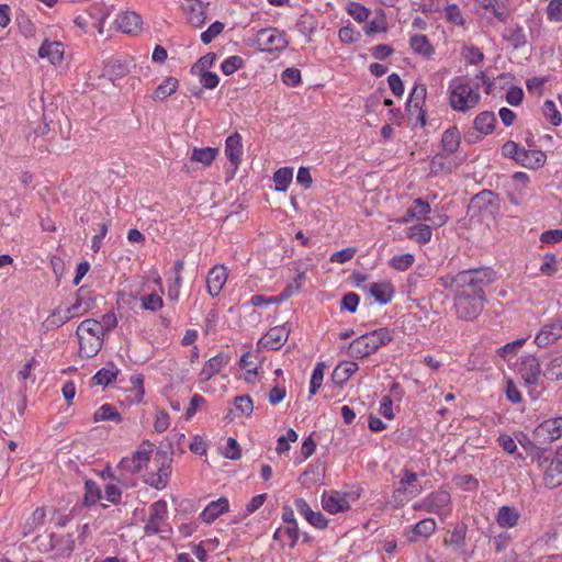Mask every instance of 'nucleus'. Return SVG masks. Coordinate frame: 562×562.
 <instances>
[{"instance_id":"obj_1","label":"nucleus","mask_w":562,"mask_h":562,"mask_svg":"<svg viewBox=\"0 0 562 562\" xmlns=\"http://www.w3.org/2000/svg\"><path fill=\"white\" fill-rule=\"evenodd\" d=\"M495 280V273L490 268L463 270L456 276H445L438 283L453 292V307L458 318L472 321L484 308L486 301L485 288Z\"/></svg>"},{"instance_id":"obj_2","label":"nucleus","mask_w":562,"mask_h":562,"mask_svg":"<svg viewBox=\"0 0 562 562\" xmlns=\"http://www.w3.org/2000/svg\"><path fill=\"white\" fill-rule=\"evenodd\" d=\"M480 83L476 82L475 87L471 86L465 78L458 77L451 80L450 89V104L453 110L465 112L475 108L480 101V94L476 91Z\"/></svg>"},{"instance_id":"obj_3","label":"nucleus","mask_w":562,"mask_h":562,"mask_svg":"<svg viewBox=\"0 0 562 562\" xmlns=\"http://www.w3.org/2000/svg\"><path fill=\"white\" fill-rule=\"evenodd\" d=\"M414 509L435 514L445 520L452 512L451 495L448 491L439 488L416 503Z\"/></svg>"},{"instance_id":"obj_4","label":"nucleus","mask_w":562,"mask_h":562,"mask_svg":"<svg viewBox=\"0 0 562 562\" xmlns=\"http://www.w3.org/2000/svg\"><path fill=\"white\" fill-rule=\"evenodd\" d=\"M168 505L165 499L153 503L149 507V517L144 527L147 536L168 532L171 530L167 522Z\"/></svg>"},{"instance_id":"obj_5","label":"nucleus","mask_w":562,"mask_h":562,"mask_svg":"<svg viewBox=\"0 0 562 562\" xmlns=\"http://www.w3.org/2000/svg\"><path fill=\"white\" fill-rule=\"evenodd\" d=\"M154 445L149 441H143L131 458H122L117 469L122 472L135 474L146 468L150 461Z\"/></svg>"},{"instance_id":"obj_6","label":"nucleus","mask_w":562,"mask_h":562,"mask_svg":"<svg viewBox=\"0 0 562 562\" xmlns=\"http://www.w3.org/2000/svg\"><path fill=\"white\" fill-rule=\"evenodd\" d=\"M256 43L261 52H281L289 42L285 32L273 27L261 29L256 34Z\"/></svg>"},{"instance_id":"obj_7","label":"nucleus","mask_w":562,"mask_h":562,"mask_svg":"<svg viewBox=\"0 0 562 562\" xmlns=\"http://www.w3.org/2000/svg\"><path fill=\"white\" fill-rule=\"evenodd\" d=\"M383 344V330H375L356 338L349 346L348 352L355 358L371 355Z\"/></svg>"},{"instance_id":"obj_8","label":"nucleus","mask_w":562,"mask_h":562,"mask_svg":"<svg viewBox=\"0 0 562 562\" xmlns=\"http://www.w3.org/2000/svg\"><path fill=\"white\" fill-rule=\"evenodd\" d=\"M422 492V486L417 484V475L408 470L404 471V476L393 491V502L401 505L411 498L416 497Z\"/></svg>"},{"instance_id":"obj_9","label":"nucleus","mask_w":562,"mask_h":562,"mask_svg":"<svg viewBox=\"0 0 562 562\" xmlns=\"http://www.w3.org/2000/svg\"><path fill=\"white\" fill-rule=\"evenodd\" d=\"M532 437L536 443H551L562 437V417L550 418L539 424Z\"/></svg>"},{"instance_id":"obj_10","label":"nucleus","mask_w":562,"mask_h":562,"mask_svg":"<svg viewBox=\"0 0 562 562\" xmlns=\"http://www.w3.org/2000/svg\"><path fill=\"white\" fill-rule=\"evenodd\" d=\"M562 338V313L544 324L535 337L539 348H548Z\"/></svg>"},{"instance_id":"obj_11","label":"nucleus","mask_w":562,"mask_h":562,"mask_svg":"<svg viewBox=\"0 0 562 562\" xmlns=\"http://www.w3.org/2000/svg\"><path fill=\"white\" fill-rule=\"evenodd\" d=\"M290 335V329L285 325L270 328L258 341V348L268 350L280 349Z\"/></svg>"},{"instance_id":"obj_12","label":"nucleus","mask_w":562,"mask_h":562,"mask_svg":"<svg viewBox=\"0 0 562 562\" xmlns=\"http://www.w3.org/2000/svg\"><path fill=\"white\" fill-rule=\"evenodd\" d=\"M518 371L527 385H536L541 375L538 358L532 355L521 357Z\"/></svg>"},{"instance_id":"obj_13","label":"nucleus","mask_w":562,"mask_h":562,"mask_svg":"<svg viewBox=\"0 0 562 562\" xmlns=\"http://www.w3.org/2000/svg\"><path fill=\"white\" fill-rule=\"evenodd\" d=\"M544 485L554 488L562 484V446L557 450L554 458L543 473Z\"/></svg>"},{"instance_id":"obj_14","label":"nucleus","mask_w":562,"mask_h":562,"mask_svg":"<svg viewBox=\"0 0 562 562\" xmlns=\"http://www.w3.org/2000/svg\"><path fill=\"white\" fill-rule=\"evenodd\" d=\"M322 504L323 508L329 514H337L350 508L347 495L338 491L324 492Z\"/></svg>"},{"instance_id":"obj_15","label":"nucleus","mask_w":562,"mask_h":562,"mask_svg":"<svg viewBox=\"0 0 562 562\" xmlns=\"http://www.w3.org/2000/svg\"><path fill=\"white\" fill-rule=\"evenodd\" d=\"M227 270L224 266L213 267L206 278L207 292L213 296H217L223 290L227 281Z\"/></svg>"},{"instance_id":"obj_16","label":"nucleus","mask_w":562,"mask_h":562,"mask_svg":"<svg viewBox=\"0 0 562 562\" xmlns=\"http://www.w3.org/2000/svg\"><path fill=\"white\" fill-rule=\"evenodd\" d=\"M188 22L194 27H201L207 16V4L201 0H188L184 7Z\"/></svg>"},{"instance_id":"obj_17","label":"nucleus","mask_w":562,"mask_h":562,"mask_svg":"<svg viewBox=\"0 0 562 562\" xmlns=\"http://www.w3.org/2000/svg\"><path fill=\"white\" fill-rule=\"evenodd\" d=\"M75 550V539L70 533L59 535L53 532V558H68Z\"/></svg>"},{"instance_id":"obj_18","label":"nucleus","mask_w":562,"mask_h":562,"mask_svg":"<svg viewBox=\"0 0 562 562\" xmlns=\"http://www.w3.org/2000/svg\"><path fill=\"white\" fill-rule=\"evenodd\" d=\"M65 48L60 42L44 41L38 49V56L46 58L53 65H58L64 59Z\"/></svg>"},{"instance_id":"obj_19","label":"nucleus","mask_w":562,"mask_h":562,"mask_svg":"<svg viewBox=\"0 0 562 562\" xmlns=\"http://www.w3.org/2000/svg\"><path fill=\"white\" fill-rule=\"evenodd\" d=\"M94 302L89 293L83 288L79 289L76 293V301L70 306L66 307L67 313L71 318L79 317L90 311Z\"/></svg>"},{"instance_id":"obj_20","label":"nucleus","mask_w":562,"mask_h":562,"mask_svg":"<svg viewBox=\"0 0 562 562\" xmlns=\"http://www.w3.org/2000/svg\"><path fill=\"white\" fill-rule=\"evenodd\" d=\"M115 22L117 29L126 34L135 35L142 30V18L136 12H123L116 18Z\"/></svg>"},{"instance_id":"obj_21","label":"nucleus","mask_w":562,"mask_h":562,"mask_svg":"<svg viewBox=\"0 0 562 562\" xmlns=\"http://www.w3.org/2000/svg\"><path fill=\"white\" fill-rule=\"evenodd\" d=\"M296 510L314 527L325 528L327 519L321 512H313L307 502L303 498L295 501Z\"/></svg>"},{"instance_id":"obj_22","label":"nucleus","mask_w":562,"mask_h":562,"mask_svg":"<svg viewBox=\"0 0 562 562\" xmlns=\"http://www.w3.org/2000/svg\"><path fill=\"white\" fill-rule=\"evenodd\" d=\"M229 356L224 353H218L215 357L209 359L200 372L201 380L209 381L212 379L215 374L221 372V370L229 362Z\"/></svg>"},{"instance_id":"obj_23","label":"nucleus","mask_w":562,"mask_h":562,"mask_svg":"<svg viewBox=\"0 0 562 562\" xmlns=\"http://www.w3.org/2000/svg\"><path fill=\"white\" fill-rule=\"evenodd\" d=\"M243 154L241 136L238 133L229 135L225 140V155L232 165L237 168Z\"/></svg>"},{"instance_id":"obj_24","label":"nucleus","mask_w":562,"mask_h":562,"mask_svg":"<svg viewBox=\"0 0 562 562\" xmlns=\"http://www.w3.org/2000/svg\"><path fill=\"white\" fill-rule=\"evenodd\" d=\"M229 508L228 499L221 497L211 502L201 513V518L206 524H212L217 517L226 513Z\"/></svg>"},{"instance_id":"obj_25","label":"nucleus","mask_w":562,"mask_h":562,"mask_svg":"<svg viewBox=\"0 0 562 562\" xmlns=\"http://www.w3.org/2000/svg\"><path fill=\"white\" fill-rule=\"evenodd\" d=\"M520 513L512 506H502L496 515V522L503 529L514 528L518 525Z\"/></svg>"},{"instance_id":"obj_26","label":"nucleus","mask_w":562,"mask_h":562,"mask_svg":"<svg viewBox=\"0 0 562 562\" xmlns=\"http://www.w3.org/2000/svg\"><path fill=\"white\" fill-rule=\"evenodd\" d=\"M79 339V353L82 358L94 357L102 348L103 338L82 335Z\"/></svg>"},{"instance_id":"obj_27","label":"nucleus","mask_w":562,"mask_h":562,"mask_svg":"<svg viewBox=\"0 0 562 562\" xmlns=\"http://www.w3.org/2000/svg\"><path fill=\"white\" fill-rule=\"evenodd\" d=\"M518 162L531 169L541 168L546 162V154L537 149H522Z\"/></svg>"},{"instance_id":"obj_28","label":"nucleus","mask_w":562,"mask_h":562,"mask_svg":"<svg viewBox=\"0 0 562 562\" xmlns=\"http://www.w3.org/2000/svg\"><path fill=\"white\" fill-rule=\"evenodd\" d=\"M436 528L435 519L424 518L414 526L411 535H408V540L415 542L419 537L428 538L436 531Z\"/></svg>"},{"instance_id":"obj_29","label":"nucleus","mask_w":562,"mask_h":562,"mask_svg":"<svg viewBox=\"0 0 562 562\" xmlns=\"http://www.w3.org/2000/svg\"><path fill=\"white\" fill-rule=\"evenodd\" d=\"M470 207L492 213L496 207L494 193L487 190L481 191L471 199Z\"/></svg>"},{"instance_id":"obj_30","label":"nucleus","mask_w":562,"mask_h":562,"mask_svg":"<svg viewBox=\"0 0 562 562\" xmlns=\"http://www.w3.org/2000/svg\"><path fill=\"white\" fill-rule=\"evenodd\" d=\"M503 38L508 42L514 49H518L527 44V36L522 26H508L504 30Z\"/></svg>"},{"instance_id":"obj_31","label":"nucleus","mask_w":562,"mask_h":562,"mask_svg":"<svg viewBox=\"0 0 562 562\" xmlns=\"http://www.w3.org/2000/svg\"><path fill=\"white\" fill-rule=\"evenodd\" d=\"M430 210L431 209L428 202L422 199H416L414 200L413 205L406 211V214L402 221L407 222L415 217L418 220L430 221L429 217H426V215L430 213Z\"/></svg>"},{"instance_id":"obj_32","label":"nucleus","mask_w":562,"mask_h":562,"mask_svg":"<svg viewBox=\"0 0 562 562\" xmlns=\"http://www.w3.org/2000/svg\"><path fill=\"white\" fill-rule=\"evenodd\" d=\"M521 446L530 453L532 461H535L539 468L546 470L550 463L549 461H551L549 456H547V450L529 440L527 443L521 442Z\"/></svg>"},{"instance_id":"obj_33","label":"nucleus","mask_w":562,"mask_h":562,"mask_svg":"<svg viewBox=\"0 0 562 562\" xmlns=\"http://www.w3.org/2000/svg\"><path fill=\"white\" fill-rule=\"evenodd\" d=\"M409 45L416 54L426 58L431 57L435 53L432 45L425 35H413L409 38Z\"/></svg>"},{"instance_id":"obj_34","label":"nucleus","mask_w":562,"mask_h":562,"mask_svg":"<svg viewBox=\"0 0 562 562\" xmlns=\"http://www.w3.org/2000/svg\"><path fill=\"white\" fill-rule=\"evenodd\" d=\"M358 366L356 362L346 361L338 364L333 372V381L336 384H344L356 371Z\"/></svg>"},{"instance_id":"obj_35","label":"nucleus","mask_w":562,"mask_h":562,"mask_svg":"<svg viewBox=\"0 0 562 562\" xmlns=\"http://www.w3.org/2000/svg\"><path fill=\"white\" fill-rule=\"evenodd\" d=\"M461 136L456 127L447 130L441 137V146L445 153L454 154L460 145Z\"/></svg>"},{"instance_id":"obj_36","label":"nucleus","mask_w":562,"mask_h":562,"mask_svg":"<svg viewBox=\"0 0 562 562\" xmlns=\"http://www.w3.org/2000/svg\"><path fill=\"white\" fill-rule=\"evenodd\" d=\"M154 463L157 467L159 475L169 479L171 474L172 456L164 450H158L154 458Z\"/></svg>"},{"instance_id":"obj_37","label":"nucleus","mask_w":562,"mask_h":562,"mask_svg":"<svg viewBox=\"0 0 562 562\" xmlns=\"http://www.w3.org/2000/svg\"><path fill=\"white\" fill-rule=\"evenodd\" d=\"M468 526L464 522H459L453 527L450 536L445 539L446 546H452L456 549H461L465 543Z\"/></svg>"},{"instance_id":"obj_38","label":"nucleus","mask_w":562,"mask_h":562,"mask_svg":"<svg viewBox=\"0 0 562 562\" xmlns=\"http://www.w3.org/2000/svg\"><path fill=\"white\" fill-rule=\"evenodd\" d=\"M218 154V149L214 147L193 148L191 160L202 164L204 167L212 165Z\"/></svg>"},{"instance_id":"obj_39","label":"nucleus","mask_w":562,"mask_h":562,"mask_svg":"<svg viewBox=\"0 0 562 562\" xmlns=\"http://www.w3.org/2000/svg\"><path fill=\"white\" fill-rule=\"evenodd\" d=\"M119 369L112 362L108 363L104 368L99 370L92 378L97 385L106 386L116 379Z\"/></svg>"},{"instance_id":"obj_40","label":"nucleus","mask_w":562,"mask_h":562,"mask_svg":"<svg viewBox=\"0 0 562 562\" xmlns=\"http://www.w3.org/2000/svg\"><path fill=\"white\" fill-rule=\"evenodd\" d=\"M127 67L120 60H110L103 68L102 76L106 77L111 81L123 78L127 75Z\"/></svg>"},{"instance_id":"obj_41","label":"nucleus","mask_w":562,"mask_h":562,"mask_svg":"<svg viewBox=\"0 0 562 562\" xmlns=\"http://www.w3.org/2000/svg\"><path fill=\"white\" fill-rule=\"evenodd\" d=\"M179 81L175 77H167L154 91V100H165L169 95L176 92L178 89Z\"/></svg>"},{"instance_id":"obj_42","label":"nucleus","mask_w":562,"mask_h":562,"mask_svg":"<svg viewBox=\"0 0 562 562\" xmlns=\"http://www.w3.org/2000/svg\"><path fill=\"white\" fill-rule=\"evenodd\" d=\"M77 337H81L82 335L90 336V337H97V338H103V333L101 330V326L99 324V321L95 319H85L82 321L76 330Z\"/></svg>"},{"instance_id":"obj_43","label":"nucleus","mask_w":562,"mask_h":562,"mask_svg":"<svg viewBox=\"0 0 562 562\" xmlns=\"http://www.w3.org/2000/svg\"><path fill=\"white\" fill-rule=\"evenodd\" d=\"M431 235V228L427 224H418L409 227L407 231V237L422 245L428 243Z\"/></svg>"},{"instance_id":"obj_44","label":"nucleus","mask_w":562,"mask_h":562,"mask_svg":"<svg viewBox=\"0 0 562 562\" xmlns=\"http://www.w3.org/2000/svg\"><path fill=\"white\" fill-rule=\"evenodd\" d=\"M94 422L112 420L116 424L122 422L121 414L111 404H103L100 406L93 415Z\"/></svg>"},{"instance_id":"obj_45","label":"nucleus","mask_w":562,"mask_h":562,"mask_svg":"<svg viewBox=\"0 0 562 562\" xmlns=\"http://www.w3.org/2000/svg\"><path fill=\"white\" fill-rule=\"evenodd\" d=\"M496 119L494 113L485 111L480 113L474 120V127L482 134H490L494 130Z\"/></svg>"},{"instance_id":"obj_46","label":"nucleus","mask_w":562,"mask_h":562,"mask_svg":"<svg viewBox=\"0 0 562 562\" xmlns=\"http://www.w3.org/2000/svg\"><path fill=\"white\" fill-rule=\"evenodd\" d=\"M293 179V169L283 167L278 169L273 175V181L277 191H285Z\"/></svg>"},{"instance_id":"obj_47","label":"nucleus","mask_w":562,"mask_h":562,"mask_svg":"<svg viewBox=\"0 0 562 562\" xmlns=\"http://www.w3.org/2000/svg\"><path fill=\"white\" fill-rule=\"evenodd\" d=\"M544 376L550 381L562 380V355L554 357L547 364Z\"/></svg>"},{"instance_id":"obj_48","label":"nucleus","mask_w":562,"mask_h":562,"mask_svg":"<svg viewBox=\"0 0 562 562\" xmlns=\"http://www.w3.org/2000/svg\"><path fill=\"white\" fill-rule=\"evenodd\" d=\"M70 319L66 308L58 307L46 318L45 324L48 328H58Z\"/></svg>"},{"instance_id":"obj_49","label":"nucleus","mask_w":562,"mask_h":562,"mask_svg":"<svg viewBox=\"0 0 562 562\" xmlns=\"http://www.w3.org/2000/svg\"><path fill=\"white\" fill-rule=\"evenodd\" d=\"M391 395H389V419H392L395 413L401 411L400 402L403 396V392L400 390L398 384H393L391 390Z\"/></svg>"},{"instance_id":"obj_50","label":"nucleus","mask_w":562,"mask_h":562,"mask_svg":"<svg viewBox=\"0 0 562 562\" xmlns=\"http://www.w3.org/2000/svg\"><path fill=\"white\" fill-rule=\"evenodd\" d=\"M481 5L488 10L499 21H505L508 16V12L503 4H498L496 0H479Z\"/></svg>"},{"instance_id":"obj_51","label":"nucleus","mask_w":562,"mask_h":562,"mask_svg":"<svg viewBox=\"0 0 562 562\" xmlns=\"http://www.w3.org/2000/svg\"><path fill=\"white\" fill-rule=\"evenodd\" d=\"M415 261V257L413 254L407 252L404 255L394 256L390 260V265L397 271H406L408 268L413 266Z\"/></svg>"},{"instance_id":"obj_52","label":"nucleus","mask_w":562,"mask_h":562,"mask_svg":"<svg viewBox=\"0 0 562 562\" xmlns=\"http://www.w3.org/2000/svg\"><path fill=\"white\" fill-rule=\"evenodd\" d=\"M297 440V434L294 429L290 428L286 430L285 435L281 436L277 441L276 451L279 454H283L289 452L290 443L295 442Z\"/></svg>"},{"instance_id":"obj_53","label":"nucleus","mask_w":562,"mask_h":562,"mask_svg":"<svg viewBox=\"0 0 562 562\" xmlns=\"http://www.w3.org/2000/svg\"><path fill=\"white\" fill-rule=\"evenodd\" d=\"M542 112L552 125L558 126L561 124L562 116L553 101L547 100L543 104Z\"/></svg>"},{"instance_id":"obj_54","label":"nucleus","mask_w":562,"mask_h":562,"mask_svg":"<svg viewBox=\"0 0 562 562\" xmlns=\"http://www.w3.org/2000/svg\"><path fill=\"white\" fill-rule=\"evenodd\" d=\"M140 302L143 308L151 312L159 311L164 305L161 296L157 293H150L142 296Z\"/></svg>"},{"instance_id":"obj_55","label":"nucleus","mask_w":562,"mask_h":562,"mask_svg":"<svg viewBox=\"0 0 562 562\" xmlns=\"http://www.w3.org/2000/svg\"><path fill=\"white\" fill-rule=\"evenodd\" d=\"M380 12V16L374 18L364 25L363 30L368 35L386 31V20L383 11L381 10Z\"/></svg>"},{"instance_id":"obj_56","label":"nucleus","mask_w":562,"mask_h":562,"mask_svg":"<svg viewBox=\"0 0 562 562\" xmlns=\"http://www.w3.org/2000/svg\"><path fill=\"white\" fill-rule=\"evenodd\" d=\"M244 65V59L240 56H231L226 58L222 65L221 69L224 72V75L229 76L234 74L236 70L240 69Z\"/></svg>"},{"instance_id":"obj_57","label":"nucleus","mask_w":562,"mask_h":562,"mask_svg":"<svg viewBox=\"0 0 562 562\" xmlns=\"http://www.w3.org/2000/svg\"><path fill=\"white\" fill-rule=\"evenodd\" d=\"M85 504L87 506L93 505L100 498L101 495L99 486L97 485L95 482L90 480L85 483Z\"/></svg>"},{"instance_id":"obj_58","label":"nucleus","mask_w":562,"mask_h":562,"mask_svg":"<svg viewBox=\"0 0 562 562\" xmlns=\"http://www.w3.org/2000/svg\"><path fill=\"white\" fill-rule=\"evenodd\" d=\"M368 291L372 297L380 304L386 303V284L382 282H372L369 284Z\"/></svg>"},{"instance_id":"obj_59","label":"nucleus","mask_w":562,"mask_h":562,"mask_svg":"<svg viewBox=\"0 0 562 562\" xmlns=\"http://www.w3.org/2000/svg\"><path fill=\"white\" fill-rule=\"evenodd\" d=\"M525 338L516 339L512 342H508L497 349V355L503 359H506L509 355H516L518 350L525 345Z\"/></svg>"},{"instance_id":"obj_60","label":"nucleus","mask_w":562,"mask_h":562,"mask_svg":"<svg viewBox=\"0 0 562 562\" xmlns=\"http://www.w3.org/2000/svg\"><path fill=\"white\" fill-rule=\"evenodd\" d=\"M224 30V24L220 21L212 23L207 30L201 33V41L204 44L211 43L216 36H218Z\"/></svg>"},{"instance_id":"obj_61","label":"nucleus","mask_w":562,"mask_h":562,"mask_svg":"<svg viewBox=\"0 0 562 562\" xmlns=\"http://www.w3.org/2000/svg\"><path fill=\"white\" fill-rule=\"evenodd\" d=\"M324 364L318 363L314 370L310 382V394L315 395L321 387L324 379V371H323Z\"/></svg>"},{"instance_id":"obj_62","label":"nucleus","mask_w":562,"mask_h":562,"mask_svg":"<svg viewBox=\"0 0 562 562\" xmlns=\"http://www.w3.org/2000/svg\"><path fill=\"white\" fill-rule=\"evenodd\" d=\"M283 83L289 87H295L301 82V71L297 68H286L281 74Z\"/></svg>"},{"instance_id":"obj_63","label":"nucleus","mask_w":562,"mask_h":562,"mask_svg":"<svg viewBox=\"0 0 562 562\" xmlns=\"http://www.w3.org/2000/svg\"><path fill=\"white\" fill-rule=\"evenodd\" d=\"M360 297L355 292H349L345 294L340 301L341 310L348 311L350 313H355L359 305Z\"/></svg>"},{"instance_id":"obj_64","label":"nucleus","mask_w":562,"mask_h":562,"mask_svg":"<svg viewBox=\"0 0 562 562\" xmlns=\"http://www.w3.org/2000/svg\"><path fill=\"white\" fill-rule=\"evenodd\" d=\"M348 13L358 22H362L368 19L369 10L360 3L351 2L347 7Z\"/></svg>"}]
</instances>
